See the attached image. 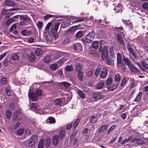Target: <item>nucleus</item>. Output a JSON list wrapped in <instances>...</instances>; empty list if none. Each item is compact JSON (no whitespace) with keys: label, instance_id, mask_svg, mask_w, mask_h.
Wrapping results in <instances>:
<instances>
[{"label":"nucleus","instance_id":"obj_1","mask_svg":"<svg viewBox=\"0 0 148 148\" xmlns=\"http://www.w3.org/2000/svg\"><path fill=\"white\" fill-rule=\"evenodd\" d=\"M32 108L36 112L40 114H47L49 111V110L43 107L41 104L37 103H33L31 106Z\"/></svg>","mask_w":148,"mask_h":148},{"label":"nucleus","instance_id":"obj_2","mask_svg":"<svg viewBox=\"0 0 148 148\" xmlns=\"http://www.w3.org/2000/svg\"><path fill=\"white\" fill-rule=\"evenodd\" d=\"M101 57L102 60L106 61V63L108 65H110L111 64V61L110 59L108 56V52L107 48L105 46L103 47V49L101 51Z\"/></svg>","mask_w":148,"mask_h":148},{"label":"nucleus","instance_id":"obj_3","mask_svg":"<svg viewBox=\"0 0 148 148\" xmlns=\"http://www.w3.org/2000/svg\"><path fill=\"white\" fill-rule=\"evenodd\" d=\"M36 95L34 93H32L29 91L28 92V96L31 100L33 101H35L37 99V96H40L42 95V90L41 89L37 90L36 91Z\"/></svg>","mask_w":148,"mask_h":148},{"label":"nucleus","instance_id":"obj_4","mask_svg":"<svg viewBox=\"0 0 148 148\" xmlns=\"http://www.w3.org/2000/svg\"><path fill=\"white\" fill-rule=\"evenodd\" d=\"M95 34L93 32H91L88 33L86 36L85 41L87 42H90L94 39Z\"/></svg>","mask_w":148,"mask_h":148},{"label":"nucleus","instance_id":"obj_5","mask_svg":"<svg viewBox=\"0 0 148 148\" xmlns=\"http://www.w3.org/2000/svg\"><path fill=\"white\" fill-rule=\"evenodd\" d=\"M38 142L37 137L36 136H33L30 137V140L29 143V146L32 147Z\"/></svg>","mask_w":148,"mask_h":148},{"label":"nucleus","instance_id":"obj_6","mask_svg":"<svg viewBox=\"0 0 148 148\" xmlns=\"http://www.w3.org/2000/svg\"><path fill=\"white\" fill-rule=\"evenodd\" d=\"M92 96L94 99L97 100L102 99L104 97V95L99 92H96L94 93Z\"/></svg>","mask_w":148,"mask_h":148},{"label":"nucleus","instance_id":"obj_7","mask_svg":"<svg viewBox=\"0 0 148 148\" xmlns=\"http://www.w3.org/2000/svg\"><path fill=\"white\" fill-rule=\"evenodd\" d=\"M125 36L124 34L121 32L117 34V39L118 41L121 45L123 44V38Z\"/></svg>","mask_w":148,"mask_h":148},{"label":"nucleus","instance_id":"obj_8","mask_svg":"<svg viewBox=\"0 0 148 148\" xmlns=\"http://www.w3.org/2000/svg\"><path fill=\"white\" fill-rule=\"evenodd\" d=\"M73 48L74 50L77 52H80L82 50V47L80 44L78 43H75L73 46Z\"/></svg>","mask_w":148,"mask_h":148},{"label":"nucleus","instance_id":"obj_9","mask_svg":"<svg viewBox=\"0 0 148 148\" xmlns=\"http://www.w3.org/2000/svg\"><path fill=\"white\" fill-rule=\"evenodd\" d=\"M117 63L118 64L121 66H124V64L122 62L121 56V54L118 53L117 54Z\"/></svg>","mask_w":148,"mask_h":148},{"label":"nucleus","instance_id":"obj_10","mask_svg":"<svg viewBox=\"0 0 148 148\" xmlns=\"http://www.w3.org/2000/svg\"><path fill=\"white\" fill-rule=\"evenodd\" d=\"M60 139L59 138L58 136L57 135H54L52 139V143L53 145H57L58 142H59V140Z\"/></svg>","mask_w":148,"mask_h":148},{"label":"nucleus","instance_id":"obj_11","mask_svg":"<svg viewBox=\"0 0 148 148\" xmlns=\"http://www.w3.org/2000/svg\"><path fill=\"white\" fill-rule=\"evenodd\" d=\"M127 48L132 55L135 58H136L137 56L132 48V46L130 45H128Z\"/></svg>","mask_w":148,"mask_h":148},{"label":"nucleus","instance_id":"obj_12","mask_svg":"<svg viewBox=\"0 0 148 148\" xmlns=\"http://www.w3.org/2000/svg\"><path fill=\"white\" fill-rule=\"evenodd\" d=\"M15 3L10 0H5L4 2L5 6H12L15 5Z\"/></svg>","mask_w":148,"mask_h":148},{"label":"nucleus","instance_id":"obj_13","mask_svg":"<svg viewBox=\"0 0 148 148\" xmlns=\"http://www.w3.org/2000/svg\"><path fill=\"white\" fill-rule=\"evenodd\" d=\"M108 71V70L106 68H105L103 71H102L100 75L101 77L103 79L105 78L107 76Z\"/></svg>","mask_w":148,"mask_h":148},{"label":"nucleus","instance_id":"obj_14","mask_svg":"<svg viewBox=\"0 0 148 148\" xmlns=\"http://www.w3.org/2000/svg\"><path fill=\"white\" fill-rule=\"evenodd\" d=\"M70 21L68 20L63 21L62 23L61 26L62 27L64 28L68 26L70 23Z\"/></svg>","mask_w":148,"mask_h":148},{"label":"nucleus","instance_id":"obj_15","mask_svg":"<svg viewBox=\"0 0 148 148\" xmlns=\"http://www.w3.org/2000/svg\"><path fill=\"white\" fill-rule=\"evenodd\" d=\"M114 10L116 12H121L123 11V10L121 5L120 4H118L117 6L115 7Z\"/></svg>","mask_w":148,"mask_h":148},{"label":"nucleus","instance_id":"obj_16","mask_svg":"<svg viewBox=\"0 0 148 148\" xmlns=\"http://www.w3.org/2000/svg\"><path fill=\"white\" fill-rule=\"evenodd\" d=\"M63 102V99H62L58 98L54 101V104L56 106H60Z\"/></svg>","mask_w":148,"mask_h":148},{"label":"nucleus","instance_id":"obj_17","mask_svg":"<svg viewBox=\"0 0 148 148\" xmlns=\"http://www.w3.org/2000/svg\"><path fill=\"white\" fill-rule=\"evenodd\" d=\"M108 128L107 126L106 125H103L99 129L98 132L99 133H101L102 132L106 130Z\"/></svg>","mask_w":148,"mask_h":148},{"label":"nucleus","instance_id":"obj_18","mask_svg":"<svg viewBox=\"0 0 148 148\" xmlns=\"http://www.w3.org/2000/svg\"><path fill=\"white\" fill-rule=\"evenodd\" d=\"M65 131L64 130L61 131L59 133V136H58L59 138L60 139H62L65 136Z\"/></svg>","mask_w":148,"mask_h":148},{"label":"nucleus","instance_id":"obj_19","mask_svg":"<svg viewBox=\"0 0 148 148\" xmlns=\"http://www.w3.org/2000/svg\"><path fill=\"white\" fill-rule=\"evenodd\" d=\"M51 138L49 137H47L45 141V145L46 147H47L49 146L51 142Z\"/></svg>","mask_w":148,"mask_h":148},{"label":"nucleus","instance_id":"obj_20","mask_svg":"<svg viewBox=\"0 0 148 148\" xmlns=\"http://www.w3.org/2000/svg\"><path fill=\"white\" fill-rule=\"evenodd\" d=\"M44 142V139H42L39 142L38 148H43Z\"/></svg>","mask_w":148,"mask_h":148},{"label":"nucleus","instance_id":"obj_21","mask_svg":"<svg viewBox=\"0 0 148 148\" xmlns=\"http://www.w3.org/2000/svg\"><path fill=\"white\" fill-rule=\"evenodd\" d=\"M31 33V31H27L26 30H24L22 31L21 34L22 35L24 36H26L30 35Z\"/></svg>","mask_w":148,"mask_h":148},{"label":"nucleus","instance_id":"obj_22","mask_svg":"<svg viewBox=\"0 0 148 148\" xmlns=\"http://www.w3.org/2000/svg\"><path fill=\"white\" fill-rule=\"evenodd\" d=\"M60 24L59 23H57L55 25V28H53L51 29L52 32L56 33L57 32Z\"/></svg>","mask_w":148,"mask_h":148},{"label":"nucleus","instance_id":"obj_23","mask_svg":"<svg viewBox=\"0 0 148 148\" xmlns=\"http://www.w3.org/2000/svg\"><path fill=\"white\" fill-rule=\"evenodd\" d=\"M147 61V59H146L145 60V61H142L141 62V63L144 68L148 70V64H147L146 62Z\"/></svg>","mask_w":148,"mask_h":148},{"label":"nucleus","instance_id":"obj_24","mask_svg":"<svg viewBox=\"0 0 148 148\" xmlns=\"http://www.w3.org/2000/svg\"><path fill=\"white\" fill-rule=\"evenodd\" d=\"M90 53L94 57H97L99 56V54L97 53L96 51L91 50L90 51Z\"/></svg>","mask_w":148,"mask_h":148},{"label":"nucleus","instance_id":"obj_25","mask_svg":"<svg viewBox=\"0 0 148 148\" xmlns=\"http://www.w3.org/2000/svg\"><path fill=\"white\" fill-rule=\"evenodd\" d=\"M99 42L98 41H94L92 44V47L95 49H97L99 47Z\"/></svg>","mask_w":148,"mask_h":148},{"label":"nucleus","instance_id":"obj_26","mask_svg":"<svg viewBox=\"0 0 148 148\" xmlns=\"http://www.w3.org/2000/svg\"><path fill=\"white\" fill-rule=\"evenodd\" d=\"M134 141L136 142V143L138 144L143 145L144 144L143 141H142L140 138H136L134 139Z\"/></svg>","mask_w":148,"mask_h":148},{"label":"nucleus","instance_id":"obj_27","mask_svg":"<svg viewBox=\"0 0 148 148\" xmlns=\"http://www.w3.org/2000/svg\"><path fill=\"white\" fill-rule=\"evenodd\" d=\"M79 121V119H78L77 120L74 122H71V123H72V125L73 126V128L75 129L76 127L77 126L78 124Z\"/></svg>","mask_w":148,"mask_h":148},{"label":"nucleus","instance_id":"obj_28","mask_svg":"<svg viewBox=\"0 0 148 148\" xmlns=\"http://www.w3.org/2000/svg\"><path fill=\"white\" fill-rule=\"evenodd\" d=\"M35 59L34 54L33 53H31L29 56V60L30 62H33Z\"/></svg>","mask_w":148,"mask_h":148},{"label":"nucleus","instance_id":"obj_29","mask_svg":"<svg viewBox=\"0 0 148 148\" xmlns=\"http://www.w3.org/2000/svg\"><path fill=\"white\" fill-rule=\"evenodd\" d=\"M103 83L102 82H100L96 85L95 87L98 89H101L103 87Z\"/></svg>","mask_w":148,"mask_h":148},{"label":"nucleus","instance_id":"obj_30","mask_svg":"<svg viewBox=\"0 0 148 148\" xmlns=\"http://www.w3.org/2000/svg\"><path fill=\"white\" fill-rule=\"evenodd\" d=\"M118 85L116 84L114 85L112 87H109L108 88V91H113L116 89L118 87Z\"/></svg>","mask_w":148,"mask_h":148},{"label":"nucleus","instance_id":"obj_31","mask_svg":"<svg viewBox=\"0 0 148 148\" xmlns=\"http://www.w3.org/2000/svg\"><path fill=\"white\" fill-rule=\"evenodd\" d=\"M97 120V118L95 116H92L91 118L90 121V123H95Z\"/></svg>","mask_w":148,"mask_h":148},{"label":"nucleus","instance_id":"obj_32","mask_svg":"<svg viewBox=\"0 0 148 148\" xmlns=\"http://www.w3.org/2000/svg\"><path fill=\"white\" fill-rule=\"evenodd\" d=\"M35 53L36 56H39L42 53V52L41 49H37L35 51Z\"/></svg>","mask_w":148,"mask_h":148},{"label":"nucleus","instance_id":"obj_33","mask_svg":"<svg viewBox=\"0 0 148 148\" xmlns=\"http://www.w3.org/2000/svg\"><path fill=\"white\" fill-rule=\"evenodd\" d=\"M52 58L51 57L49 56H46L44 58V61L46 63L48 62L51 60Z\"/></svg>","mask_w":148,"mask_h":148},{"label":"nucleus","instance_id":"obj_34","mask_svg":"<svg viewBox=\"0 0 148 148\" xmlns=\"http://www.w3.org/2000/svg\"><path fill=\"white\" fill-rule=\"evenodd\" d=\"M77 93L81 99H83L85 98V95L84 93L80 90H78Z\"/></svg>","mask_w":148,"mask_h":148},{"label":"nucleus","instance_id":"obj_35","mask_svg":"<svg viewBox=\"0 0 148 148\" xmlns=\"http://www.w3.org/2000/svg\"><path fill=\"white\" fill-rule=\"evenodd\" d=\"M142 93L141 92H139L138 93V95H137V96L136 97V99H135V101L136 102H137L139 101L140 99V98L141 97V96H142Z\"/></svg>","mask_w":148,"mask_h":148},{"label":"nucleus","instance_id":"obj_36","mask_svg":"<svg viewBox=\"0 0 148 148\" xmlns=\"http://www.w3.org/2000/svg\"><path fill=\"white\" fill-rule=\"evenodd\" d=\"M6 114L7 118L9 119L11 117L12 115V113L10 110H7L6 112Z\"/></svg>","mask_w":148,"mask_h":148},{"label":"nucleus","instance_id":"obj_37","mask_svg":"<svg viewBox=\"0 0 148 148\" xmlns=\"http://www.w3.org/2000/svg\"><path fill=\"white\" fill-rule=\"evenodd\" d=\"M78 78L80 80H82L83 77V73L81 71H78L77 74Z\"/></svg>","mask_w":148,"mask_h":148},{"label":"nucleus","instance_id":"obj_38","mask_svg":"<svg viewBox=\"0 0 148 148\" xmlns=\"http://www.w3.org/2000/svg\"><path fill=\"white\" fill-rule=\"evenodd\" d=\"M83 35V32L82 31H79L76 34V37L77 38H79L81 37Z\"/></svg>","mask_w":148,"mask_h":148},{"label":"nucleus","instance_id":"obj_39","mask_svg":"<svg viewBox=\"0 0 148 148\" xmlns=\"http://www.w3.org/2000/svg\"><path fill=\"white\" fill-rule=\"evenodd\" d=\"M58 68L57 64H51L50 66V68L51 70H55Z\"/></svg>","mask_w":148,"mask_h":148},{"label":"nucleus","instance_id":"obj_40","mask_svg":"<svg viewBox=\"0 0 148 148\" xmlns=\"http://www.w3.org/2000/svg\"><path fill=\"white\" fill-rule=\"evenodd\" d=\"M47 119L49 121L48 122L51 124L55 123V120L53 117H49Z\"/></svg>","mask_w":148,"mask_h":148},{"label":"nucleus","instance_id":"obj_41","mask_svg":"<svg viewBox=\"0 0 148 148\" xmlns=\"http://www.w3.org/2000/svg\"><path fill=\"white\" fill-rule=\"evenodd\" d=\"M61 84L63 85L65 87H68L71 86V84L67 82H64L61 83Z\"/></svg>","mask_w":148,"mask_h":148},{"label":"nucleus","instance_id":"obj_42","mask_svg":"<svg viewBox=\"0 0 148 148\" xmlns=\"http://www.w3.org/2000/svg\"><path fill=\"white\" fill-rule=\"evenodd\" d=\"M127 81V78L126 77H123L122 82L121 84V86H124L126 83Z\"/></svg>","mask_w":148,"mask_h":148},{"label":"nucleus","instance_id":"obj_43","mask_svg":"<svg viewBox=\"0 0 148 148\" xmlns=\"http://www.w3.org/2000/svg\"><path fill=\"white\" fill-rule=\"evenodd\" d=\"M114 80L116 81L119 82L121 79V76L118 74L116 75L114 77Z\"/></svg>","mask_w":148,"mask_h":148},{"label":"nucleus","instance_id":"obj_44","mask_svg":"<svg viewBox=\"0 0 148 148\" xmlns=\"http://www.w3.org/2000/svg\"><path fill=\"white\" fill-rule=\"evenodd\" d=\"M143 8L145 10H148V2L144 3L142 5Z\"/></svg>","mask_w":148,"mask_h":148},{"label":"nucleus","instance_id":"obj_45","mask_svg":"<svg viewBox=\"0 0 148 148\" xmlns=\"http://www.w3.org/2000/svg\"><path fill=\"white\" fill-rule=\"evenodd\" d=\"M24 131V129L21 128L17 130V133L18 135H21L23 133Z\"/></svg>","mask_w":148,"mask_h":148},{"label":"nucleus","instance_id":"obj_46","mask_svg":"<svg viewBox=\"0 0 148 148\" xmlns=\"http://www.w3.org/2000/svg\"><path fill=\"white\" fill-rule=\"evenodd\" d=\"M123 60L125 63L127 65L129 66L130 65V62L128 58H124Z\"/></svg>","mask_w":148,"mask_h":148},{"label":"nucleus","instance_id":"obj_47","mask_svg":"<svg viewBox=\"0 0 148 148\" xmlns=\"http://www.w3.org/2000/svg\"><path fill=\"white\" fill-rule=\"evenodd\" d=\"M115 125H112L110 127L108 130L107 134H109L115 128Z\"/></svg>","mask_w":148,"mask_h":148},{"label":"nucleus","instance_id":"obj_48","mask_svg":"<svg viewBox=\"0 0 148 148\" xmlns=\"http://www.w3.org/2000/svg\"><path fill=\"white\" fill-rule=\"evenodd\" d=\"M19 56L16 54H14L12 55V59L13 60H17Z\"/></svg>","mask_w":148,"mask_h":148},{"label":"nucleus","instance_id":"obj_49","mask_svg":"<svg viewBox=\"0 0 148 148\" xmlns=\"http://www.w3.org/2000/svg\"><path fill=\"white\" fill-rule=\"evenodd\" d=\"M100 70L101 69L100 68H97L96 69L95 74L96 76H97L99 75Z\"/></svg>","mask_w":148,"mask_h":148},{"label":"nucleus","instance_id":"obj_50","mask_svg":"<svg viewBox=\"0 0 148 148\" xmlns=\"http://www.w3.org/2000/svg\"><path fill=\"white\" fill-rule=\"evenodd\" d=\"M135 81L133 79H132L131 81V83L130 86V88H133L135 85Z\"/></svg>","mask_w":148,"mask_h":148},{"label":"nucleus","instance_id":"obj_51","mask_svg":"<svg viewBox=\"0 0 148 148\" xmlns=\"http://www.w3.org/2000/svg\"><path fill=\"white\" fill-rule=\"evenodd\" d=\"M112 77L109 78L106 81V84L107 85H109L112 82Z\"/></svg>","mask_w":148,"mask_h":148},{"label":"nucleus","instance_id":"obj_52","mask_svg":"<svg viewBox=\"0 0 148 148\" xmlns=\"http://www.w3.org/2000/svg\"><path fill=\"white\" fill-rule=\"evenodd\" d=\"M6 93L7 95L10 96L11 94V91L10 88H5Z\"/></svg>","mask_w":148,"mask_h":148},{"label":"nucleus","instance_id":"obj_53","mask_svg":"<svg viewBox=\"0 0 148 148\" xmlns=\"http://www.w3.org/2000/svg\"><path fill=\"white\" fill-rule=\"evenodd\" d=\"M66 70L68 71H70L73 70V67L71 66L68 65L66 67Z\"/></svg>","mask_w":148,"mask_h":148},{"label":"nucleus","instance_id":"obj_54","mask_svg":"<svg viewBox=\"0 0 148 148\" xmlns=\"http://www.w3.org/2000/svg\"><path fill=\"white\" fill-rule=\"evenodd\" d=\"M57 73L59 74L62 77H64V75L63 74L62 70V69H60L59 70L57 71Z\"/></svg>","mask_w":148,"mask_h":148},{"label":"nucleus","instance_id":"obj_55","mask_svg":"<svg viewBox=\"0 0 148 148\" xmlns=\"http://www.w3.org/2000/svg\"><path fill=\"white\" fill-rule=\"evenodd\" d=\"M82 66L79 64H77L76 65V70L78 71H81Z\"/></svg>","mask_w":148,"mask_h":148},{"label":"nucleus","instance_id":"obj_56","mask_svg":"<svg viewBox=\"0 0 148 148\" xmlns=\"http://www.w3.org/2000/svg\"><path fill=\"white\" fill-rule=\"evenodd\" d=\"M13 21L14 19L13 18H10L6 22V24L7 25H9Z\"/></svg>","mask_w":148,"mask_h":148},{"label":"nucleus","instance_id":"obj_57","mask_svg":"<svg viewBox=\"0 0 148 148\" xmlns=\"http://www.w3.org/2000/svg\"><path fill=\"white\" fill-rule=\"evenodd\" d=\"M69 40L68 38H66L64 39L62 42V43L64 45L66 44L69 43Z\"/></svg>","mask_w":148,"mask_h":148},{"label":"nucleus","instance_id":"obj_58","mask_svg":"<svg viewBox=\"0 0 148 148\" xmlns=\"http://www.w3.org/2000/svg\"><path fill=\"white\" fill-rule=\"evenodd\" d=\"M113 47H111L110 48V53L111 55L113 58H114V52H113Z\"/></svg>","mask_w":148,"mask_h":148},{"label":"nucleus","instance_id":"obj_59","mask_svg":"<svg viewBox=\"0 0 148 148\" xmlns=\"http://www.w3.org/2000/svg\"><path fill=\"white\" fill-rule=\"evenodd\" d=\"M16 27V25H12L10 29V31L11 32H13L15 29Z\"/></svg>","mask_w":148,"mask_h":148},{"label":"nucleus","instance_id":"obj_60","mask_svg":"<svg viewBox=\"0 0 148 148\" xmlns=\"http://www.w3.org/2000/svg\"><path fill=\"white\" fill-rule=\"evenodd\" d=\"M76 27H72L69 29V32H75Z\"/></svg>","mask_w":148,"mask_h":148},{"label":"nucleus","instance_id":"obj_61","mask_svg":"<svg viewBox=\"0 0 148 148\" xmlns=\"http://www.w3.org/2000/svg\"><path fill=\"white\" fill-rule=\"evenodd\" d=\"M93 73L92 71H90L87 73V76L88 77H91Z\"/></svg>","mask_w":148,"mask_h":148},{"label":"nucleus","instance_id":"obj_62","mask_svg":"<svg viewBox=\"0 0 148 148\" xmlns=\"http://www.w3.org/2000/svg\"><path fill=\"white\" fill-rule=\"evenodd\" d=\"M72 125V123H70L68 124L67 125L66 129L67 130H69L71 129Z\"/></svg>","mask_w":148,"mask_h":148},{"label":"nucleus","instance_id":"obj_63","mask_svg":"<svg viewBox=\"0 0 148 148\" xmlns=\"http://www.w3.org/2000/svg\"><path fill=\"white\" fill-rule=\"evenodd\" d=\"M1 82L3 84H4L7 82V79L5 78H3L1 80Z\"/></svg>","mask_w":148,"mask_h":148},{"label":"nucleus","instance_id":"obj_64","mask_svg":"<svg viewBox=\"0 0 148 148\" xmlns=\"http://www.w3.org/2000/svg\"><path fill=\"white\" fill-rule=\"evenodd\" d=\"M77 138H74L73 141V145L74 146L75 145H77Z\"/></svg>","mask_w":148,"mask_h":148}]
</instances>
